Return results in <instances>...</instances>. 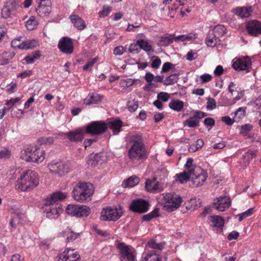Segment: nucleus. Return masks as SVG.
<instances>
[{"instance_id":"obj_1","label":"nucleus","mask_w":261,"mask_h":261,"mask_svg":"<svg viewBox=\"0 0 261 261\" xmlns=\"http://www.w3.org/2000/svg\"><path fill=\"white\" fill-rule=\"evenodd\" d=\"M67 196L66 193L57 191L53 193L49 197L46 199L42 209L44 213H46V217L50 219H57L62 212V208L60 205L56 204L58 201L65 199Z\"/></svg>"},{"instance_id":"obj_2","label":"nucleus","mask_w":261,"mask_h":261,"mask_svg":"<svg viewBox=\"0 0 261 261\" xmlns=\"http://www.w3.org/2000/svg\"><path fill=\"white\" fill-rule=\"evenodd\" d=\"M39 183L38 175L32 170L22 172L18 178L16 185L17 189L22 191H29L36 187Z\"/></svg>"},{"instance_id":"obj_3","label":"nucleus","mask_w":261,"mask_h":261,"mask_svg":"<svg viewBox=\"0 0 261 261\" xmlns=\"http://www.w3.org/2000/svg\"><path fill=\"white\" fill-rule=\"evenodd\" d=\"M94 191L92 184L80 181L72 190V197L77 202H84L91 200V197Z\"/></svg>"},{"instance_id":"obj_4","label":"nucleus","mask_w":261,"mask_h":261,"mask_svg":"<svg viewBox=\"0 0 261 261\" xmlns=\"http://www.w3.org/2000/svg\"><path fill=\"white\" fill-rule=\"evenodd\" d=\"M27 162L41 163L44 160L45 151L36 146H30L24 149Z\"/></svg>"},{"instance_id":"obj_5","label":"nucleus","mask_w":261,"mask_h":261,"mask_svg":"<svg viewBox=\"0 0 261 261\" xmlns=\"http://www.w3.org/2000/svg\"><path fill=\"white\" fill-rule=\"evenodd\" d=\"M165 201L164 208L165 210L172 212L178 208L182 201V198L175 193H167L164 196Z\"/></svg>"},{"instance_id":"obj_6","label":"nucleus","mask_w":261,"mask_h":261,"mask_svg":"<svg viewBox=\"0 0 261 261\" xmlns=\"http://www.w3.org/2000/svg\"><path fill=\"white\" fill-rule=\"evenodd\" d=\"M123 214L122 209L121 207L112 208L108 207L103 208L101 212V220L105 221H116L118 220Z\"/></svg>"},{"instance_id":"obj_7","label":"nucleus","mask_w":261,"mask_h":261,"mask_svg":"<svg viewBox=\"0 0 261 261\" xmlns=\"http://www.w3.org/2000/svg\"><path fill=\"white\" fill-rule=\"evenodd\" d=\"M66 211L68 215L77 218L87 217L91 212L90 208L88 206L80 204H69Z\"/></svg>"},{"instance_id":"obj_8","label":"nucleus","mask_w":261,"mask_h":261,"mask_svg":"<svg viewBox=\"0 0 261 261\" xmlns=\"http://www.w3.org/2000/svg\"><path fill=\"white\" fill-rule=\"evenodd\" d=\"M128 157L132 161L146 159L147 154L145 145L132 144L128 151Z\"/></svg>"},{"instance_id":"obj_9","label":"nucleus","mask_w":261,"mask_h":261,"mask_svg":"<svg viewBox=\"0 0 261 261\" xmlns=\"http://www.w3.org/2000/svg\"><path fill=\"white\" fill-rule=\"evenodd\" d=\"M48 168L51 173L59 176L65 175L70 170L69 164L62 162H52L48 165Z\"/></svg>"},{"instance_id":"obj_10","label":"nucleus","mask_w":261,"mask_h":261,"mask_svg":"<svg viewBox=\"0 0 261 261\" xmlns=\"http://www.w3.org/2000/svg\"><path fill=\"white\" fill-rule=\"evenodd\" d=\"M107 128V123L104 121H93L86 126L85 131L86 133L92 135H100L105 132Z\"/></svg>"},{"instance_id":"obj_11","label":"nucleus","mask_w":261,"mask_h":261,"mask_svg":"<svg viewBox=\"0 0 261 261\" xmlns=\"http://www.w3.org/2000/svg\"><path fill=\"white\" fill-rule=\"evenodd\" d=\"M149 205L147 200L138 198L132 201L129 205V209L133 212L142 214L148 211Z\"/></svg>"},{"instance_id":"obj_12","label":"nucleus","mask_w":261,"mask_h":261,"mask_svg":"<svg viewBox=\"0 0 261 261\" xmlns=\"http://www.w3.org/2000/svg\"><path fill=\"white\" fill-rule=\"evenodd\" d=\"M251 60L248 57L235 58L232 60V66L238 71L248 70L251 67Z\"/></svg>"},{"instance_id":"obj_13","label":"nucleus","mask_w":261,"mask_h":261,"mask_svg":"<svg viewBox=\"0 0 261 261\" xmlns=\"http://www.w3.org/2000/svg\"><path fill=\"white\" fill-rule=\"evenodd\" d=\"M200 171L197 174L195 173V170L192 169V173L191 175V180L192 181L194 186L198 187L203 185L207 177V173L200 168L198 169Z\"/></svg>"},{"instance_id":"obj_14","label":"nucleus","mask_w":261,"mask_h":261,"mask_svg":"<svg viewBox=\"0 0 261 261\" xmlns=\"http://www.w3.org/2000/svg\"><path fill=\"white\" fill-rule=\"evenodd\" d=\"M118 247L120 249V261H134L135 256L128 246L124 245L123 243H120L118 244Z\"/></svg>"},{"instance_id":"obj_15","label":"nucleus","mask_w":261,"mask_h":261,"mask_svg":"<svg viewBox=\"0 0 261 261\" xmlns=\"http://www.w3.org/2000/svg\"><path fill=\"white\" fill-rule=\"evenodd\" d=\"M58 48L62 52L66 54H71L73 51V45L70 38L62 37L59 41Z\"/></svg>"},{"instance_id":"obj_16","label":"nucleus","mask_w":261,"mask_h":261,"mask_svg":"<svg viewBox=\"0 0 261 261\" xmlns=\"http://www.w3.org/2000/svg\"><path fill=\"white\" fill-rule=\"evenodd\" d=\"M39 5L36 9L37 14L44 17L47 16L51 10V2L50 0H37Z\"/></svg>"},{"instance_id":"obj_17","label":"nucleus","mask_w":261,"mask_h":261,"mask_svg":"<svg viewBox=\"0 0 261 261\" xmlns=\"http://www.w3.org/2000/svg\"><path fill=\"white\" fill-rule=\"evenodd\" d=\"M231 200L229 196H224L217 198L213 202L215 208L219 211L224 212L226 208H228L231 205Z\"/></svg>"},{"instance_id":"obj_18","label":"nucleus","mask_w":261,"mask_h":261,"mask_svg":"<svg viewBox=\"0 0 261 261\" xmlns=\"http://www.w3.org/2000/svg\"><path fill=\"white\" fill-rule=\"evenodd\" d=\"M246 29L250 35L258 36L261 35V23L256 20L250 21L246 24Z\"/></svg>"},{"instance_id":"obj_19","label":"nucleus","mask_w":261,"mask_h":261,"mask_svg":"<svg viewBox=\"0 0 261 261\" xmlns=\"http://www.w3.org/2000/svg\"><path fill=\"white\" fill-rule=\"evenodd\" d=\"M86 131L82 128L65 133V136L71 142H81L83 140Z\"/></svg>"},{"instance_id":"obj_20","label":"nucleus","mask_w":261,"mask_h":261,"mask_svg":"<svg viewBox=\"0 0 261 261\" xmlns=\"http://www.w3.org/2000/svg\"><path fill=\"white\" fill-rule=\"evenodd\" d=\"M210 219L213 229L217 233L221 232L224 225V219L221 216L216 215L210 216Z\"/></svg>"},{"instance_id":"obj_21","label":"nucleus","mask_w":261,"mask_h":261,"mask_svg":"<svg viewBox=\"0 0 261 261\" xmlns=\"http://www.w3.org/2000/svg\"><path fill=\"white\" fill-rule=\"evenodd\" d=\"M70 20L74 27L79 30H83L86 27L85 21L77 15L72 14L69 16Z\"/></svg>"},{"instance_id":"obj_22","label":"nucleus","mask_w":261,"mask_h":261,"mask_svg":"<svg viewBox=\"0 0 261 261\" xmlns=\"http://www.w3.org/2000/svg\"><path fill=\"white\" fill-rule=\"evenodd\" d=\"M108 128L111 129L114 135H117L121 131V127L123 125L122 121L120 119L115 120L109 122L107 124Z\"/></svg>"},{"instance_id":"obj_23","label":"nucleus","mask_w":261,"mask_h":261,"mask_svg":"<svg viewBox=\"0 0 261 261\" xmlns=\"http://www.w3.org/2000/svg\"><path fill=\"white\" fill-rule=\"evenodd\" d=\"M221 40L218 37L212 32H209L205 39V43L209 47H214L220 44Z\"/></svg>"},{"instance_id":"obj_24","label":"nucleus","mask_w":261,"mask_h":261,"mask_svg":"<svg viewBox=\"0 0 261 261\" xmlns=\"http://www.w3.org/2000/svg\"><path fill=\"white\" fill-rule=\"evenodd\" d=\"M156 180L155 177H154L152 179H147L146 180L145 188L147 191L154 192L159 190V182L156 181Z\"/></svg>"},{"instance_id":"obj_25","label":"nucleus","mask_w":261,"mask_h":261,"mask_svg":"<svg viewBox=\"0 0 261 261\" xmlns=\"http://www.w3.org/2000/svg\"><path fill=\"white\" fill-rule=\"evenodd\" d=\"M101 100V96L98 94L92 93L89 94L84 99V103L86 105L97 104Z\"/></svg>"},{"instance_id":"obj_26","label":"nucleus","mask_w":261,"mask_h":261,"mask_svg":"<svg viewBox=\"0 0 261 261\" xmlns=\"http://www.w3.org/2000/svg\"><path fill=\"white\" fill-rule=\"evenodd\" d=\"M233 12L236 15L240 16L241 18H245L250 16L252 12V9L251 7H237L234 10Z\"/></svg>"},{"instance_id":"obj_27","label":"nucleus","mask_w":261,"mask_h":261,"mask_svg":"<svg viewBox=\"0 0 261 261\" xmlns=\"http://www.w3.org/2000/svg\"><path fill=\"white\" fill-rule=\"evenodd\" d=\"M192 173V169H189L188 171L176 174L175 177H177L176 180L178 181L180 184H184L189 181L191 178Z\"/></svg>"},{"instance_id":"obj_28","label":"nucleus","mask_w":261,"mask_h":261,"mask_svg":"<svg viewBox=\"0 0 261 261\" xmlns=\"http://www.w3.org/2000/svg\"><path fill=\"white\" fill-rule=\"evenodd\" d=\"M140 179L136 175L130 176L127 179L124 180L122 184L123 188L133 187L139 183Z\"/></svg>"},{"instance_id":"obj_29","label":"nucleus","mask_w":261,"mask_h":261,"mask_svg":"<svg viewBox=\"0 0 261 261\" xmlns=\"http://www.w3.org/2000/svg\"><path fill=\"white\" fill-rule=\"evenodd\" d=\"M184 102L178 99L172 100L169 103V107L176 112H180L184 108Z\"/></svg>"},{"instance_id":"obj_30","label":"nucleus","mask_w":261,"mask_h":261,"mask_svg":"<svg viewBox=\"0 0 261 261\" xmlns=\"http://www.w3.org/2000/svg\"><path fill=\"white\" fill-rule=\"evenodd\" d=\"M15 12L16 11L13 8L5 4L2 10V16L3 18L7 19L14 15Z\"/></svg>"},{"instance_id":"obj_31","label":"nucleus","mask_w":261,"mask_h":261,"mask_svg":"<svg viewBox=\"0 0 261 261\" xmlns=\"http://www.w3.org/2000/svg\"><path fill=\"white\" fill-rule=\"evenodd\" d=\"M129 141L135 145H145L142 135L140 133L133 134L129 138Z\"/></svg>"},{"instance_id":"obj_32","label":"nucleus","mask_w":261,"mask_h":261,"mask_svg":"<svg viewBox=\"0 0 261 261\" xmlns=\"http://www.w3.org/2000/svg\"><path fill=\"white\" fill-rule=\"evenodd\" d=\"M159 216V209L158 208H154L150 213L144 215L142 216V220L143 221H149L154 218Z\"/></svg>"},{"instance_id":"obj_33","label":"nucleus","mask_w":261,"mask_h":261,"mask_svg":"<svg viewBox=\"0 0 261 261\" xmlns=\"http://www.w3.org/2000/svg\"><path fill=\"white\" fill-rule=\"evenodd\" d=\"M238 128L240 129V133L241 135L244 136H247L248 138H251V136L248 135V133L253 128V126L251 124H245L241 126H239Z\"/></svg>"},{"instance_id":"obj_34","label":"nucleus","mask_w":261,"mask_h":261,"mask_svg":"<svg viewBox=\"0 0 261 261\" xmlns=\"http://www.w3.org/2000/svg\"><path fill=\"white\" fill-rule=\"evenodd\" d=\"M100 156L98 154H90L89 155L87 163L89 166L94 167L98 165L99 161Z\"/></svg>"},{"instance_id":"obj_35","label":"nucleus","mask_w":261,"mask_h":261,"mask_svg":"<svg viewBox=\"0 0 261 261\" xmlns=\"http://www.w3.org/2000/svg\"><path fill=\"white\" fill-rule=\"evenodd\" d=\"M173 41V38L172 36L164 35L161 37L158 45L159 46H167L171 44Z\"/></svg>"},{"instance_id":"obj_36","label":"nucleus","mask_w":261,"mask_h":261,"mask_svg":"<svg viewBox=\"0 0 261 261\" xmlns=\"http://www.w3.org/2000/svg\"><path fill=\"white\" fill-rule=\"evenodd\" d=\"M161 258L157 254L155 251H150L145 257L144 261H161Z\"/></svg>"},{"instance_id":"obj_37","label":"nucleus","mask_w":261,"mask_h":261,"mask_svg":"<svg viewBox=\"0 0 261 261\" xmlns=\"http://www.w3.org/2000/svg\"><path fill=\"white\" fill-rule=\"evenodd\" d=\"M22 37H19L12 40L11 46L14 48H18L23 49L24 46V41L22 40Z\"/></svg>"},{"instance_id":"obj_38","label":"nucleus","mask_w":261,"mask_h":261,"mask_svg":"<svg viewBox=\"0 0 261 261\" xmlns=\"http://www.w3.org/2000/svg\"><path fill=\"white\" fill-rule=\"evenodd\" d=\"M246 107H240L234 112V119L236 121H239L240 119L244 118L246 114Z\"/></svg>"},{"instance_id":"obj_39","label":"nucleus","mask_w":261,"mask_h":261,"mask_svg":"<svg viewBox=\"0 0 261 261\" xmlns=\"http://www.w3.org/2000/svg\"><path fill=\"white\" fill-rule=\"evenodd\" d=\"M226 29L224 26L217 25L211 32L220 38V37L223 36L226 33Z\"/></svg>"},{"instance_id":"obj_40","label":"nucleus","mask_w":261,"mask_h":261,"mask_svg":"<svg viewBox=\"0 0 261 261\" xmlns=\"http://www.w3.org/2000/svg\"><path fill=\"white\" fill-rule=\"evenodd\" d=\"M256 156V151L249 150L243 155L244 162L247 165L249 164L251 160Z\"/></svg>"},{"instance_id":"obj_41","label":"nucleus","mask_w":261,"mask_h":261,"mask_svg":"<svg viewBox=\"0 0 261 261\" xmlns=\"http://www.w3.org/2000/svg\"><path fill=\"white\" fill-rule=\"evenodd\" d=\"M38 23L35 17L32 16L26 22L25 26L28 30H33L37 25Z\"/></svg>"},{"instance_id":"obj_42","label":"nucleus","mask_w":261,"mask_h":261,"mask_svg":"<svg viewBox=\"0 0 261 261\" xmlns=\"http://www.w3.org/2000/svg\"><path fill=\"white\" fill-rule=\"evenodd\" d=\"M178 80L177 75L176 74H171L164 81L163 84L165 85H170L175 84Z\"/></svg>"},{"instance_id":"obj_43","label":"nucleus","mask_w":261,"mask_h":261,"mask_svg":"<svg viewBox=\"0 0 261 261\" xmlns=\"http://www.w3.org/2000/svg\"><path fill=\"white\" fill-rule=\"evenodd\" d=\"M195 38V35L194 34H188V35H179L177 37H174V40L176 42L183 41L185 40H190Z\"/></svg>"},{"instance_id":"obj_44","label":"nucleus","mask_w":261,"mask_h":261,"mask_svg":"<svg viewBox=\"0 0 261 261\" xmlns=\"http://www.w3.org/2000/svg\"><path fill=\"white\" fill-rule=\"evenodd\" d=\"M137 43L140 45V49H143L145 51H150L151 50V46L147 42L143 40H139L137 41Z\"/></svg>"},{"instance_id":"obj_45","label":"nucleus","mask_w":261,"mask_h":261,"mask_svg":"<svg viewBox=\"0 0 261 261\" xmlns=\"http://www.w3.org/2000/svg\"><path fill=\"white\" fill-rule=\"evenodd\" d=\"M253 212L254 208L251 207L249 208L246 211L241 213L239 215V221L241 222L245 218L251 216V215H252Z\"/></svg>"},{"instance_id":"obj_46","label":"nucleus","mask_w":261,"mask_h":261,"mask_svg":"<svg viewBox=\"0 0 261 261\" xmlns=\"http://www.w3.org/2000/svg\"><path fill=\"white\" fill-rule=\"evenodd\" d=\"M127 106L129 111L131 112H135L138 108V102L135 100L128 101L127 103Z\"/></svg>"},{"instance_id":"obj_47","label":"nucleus","mask_w":261,"mask_h":261,"mask_svg":"<svg viewBox=\"0 0 261 261\" xmlns=\"http://www.w3.org/2000/svg\"><path fill=\"white\" fill-rule=\"evenodd\" d=\"M199 121L198 120L187 119L183 122L184 125H187L189 127H196L199 125Z\"/></svg>"},{"instance_id":"obj_48","label":"nucleus","mask_w":261,"mask_h":261,"mask_svg":"<svg viewBox=\"0 0 261 261\" xmlns=\"http://www.w3.org/2000/svg\"><path fill=\"white\" fill-rule=\"evenodd\" d=\"M148 246L152 249H158L161 250L163 249L164 247V244L163 243H157L154 240H151L148 242Z\"/></svg>"},{"instance_id":"obj_49","label":"nucleus","mask_w":261,"mask_h":261,"mask_svg":"<svg viewBox=\"0 0 261 261\" xmlns=\"http://www.w3.org/2000/svg\"><path fill=\"white\" fill-rule=\"evenodd\" d=\"M38 143L40 145L51 144L54 143V139L53 137H41L38 140Z\"/></svg>"},{"instance_id":"obj_50","label":"nucleus","mask_w":261,"mask_h":261,"mask_svg":"<svg viewBox=\"0 0 261 261\" xmlns=\"http://www.w3.org/2000/svg\"><path fill=\"white\" fill-rule=\"evenodd\" d=\"M80 234L79 233H75L73 231H69L67 234L66 241L68 242H71L76 239Z\"/></svg>"},{"instance_id":"obj_51","label":"nucleus","mask_w":261,"mask_h":261,"mask_svg":"<svg viewBox=\"0 0 261 261\" xmlns=\"http://www.w3.org/2000/svg\"><path fill=\"white\" fill-rule=\"evenodd\" d=\"M97 60V57L94 58L89 60L86 64L83 66V70L85 71H91L92 67Z\"/></svg>"},{"instance_id":"obj_52","label":"nucleus","mask_w":261,"mask_h":261,"mask_svg":"<svg viewBox=\"0 0 261 261\" xmlns=\"http://www.w3.org/2000/svg\"><path fill=\"white\" fill-rule=\"evenodd\" d=\"M15 56V53L13 51H5L3 53L2 57L5 59L4 61V64L8 63V60L12 59Z\"/></svg>"},{"instance_id":"obj_53","label":"nucleus","mask_w":261,"mask_h":261,"mask_svg":"<svg viewBox=\"0 0 261 261\" xmlns=\"http://www.w3.org/2000/svg\"><path fill=\"white\" fill-rule=\"evenodd\" d=\"M206 108L208 110H212L216 108V102L215 100L213 98H207Z\"/></svg>"},{"instance_id":"obj_54","label":"nucleus","mask_w":261,"mask_h":261,"mask_svg":"<svg viewBox=\"0 0 261 261\" xmlns=\"http://www.w3.org/2000/svg\"><path fill=\"white\" fill-rule=\"evenodd\" d=\"M37 45V42L35 40H31L24 41V47L23 49H32Z\"/></svg>"},{"instance_id":"obj_55","label":"nucleus","mask_w":261,"mask_h":261,"mask_svg":"<svg viewBox=\"0 0 261 261\" xmlns=\"http://www.w3.org/2000/svg\"><path fill=\"white\" fill-rule=\"evenodd\" d=\"M19 0H8L6 5L13 8V9L16 11L17 9L19 6Z\"/></svg>"},{"instance_id":"obj_56","label":"nucleus","mask_w":261,"mask_h":261,"mask_svg":"<svg viewBox=\"0 0 261 261\" xmlns=\"http://www.w3.org/2000/svg\"><path fill=\"white\" fill-rule=\"evenodd\" d=\"M128 51L131 53L138 54L140 51V45L137 42L136 44H132L129 47Z\"/></svg>"},{"instance_id":"obj_57","label":"nucleus","mask_w":261,"mask_h":261,"mask_svg":"<svg viewBox=\"0 0 261 261\" xmlns=\"http://www.w3.org/2000/svg\"><path fill=\"white\" fill-rule=\"evenodd\" d=\"M58 261H79V260H70V258H68V255L66 253V251H63L61 253L59 254L58 255Z\"/></svg>"},{"instance_id":"obj_58","label":"nucleus","mask_w":261,"mask_h":261,"mask_svg":"<svg viewBox=\"0 0 261 261\" xmlns=\"http://www.w3.org/2000/svg\"><path fill=\"white\" fill-rule=\"evenodd\" d=\"M194 113L192 119H202L207 116L206 113L200 111H194L192 112Z\"/></svg>"},{"instance_id":"obj_59","label":"nucleus","mask_w":261,"mask_h":261,"mask_svg":"<svg viewBox=\"0 0 261 261\" xmlns=\"http://www.w3.org/2000/svg\"><path fill=\"white\" fill-rule=\"evenodd\" d=\"M95 232L99 236L102 237H107L110 236V233L107 230L100 229L97 226H94Z\"/></svg>"},{"instance_id":"obj_60","label":"nucleus","mask_w":261,"mask_h":261,"mask_svg":"<svg viewBox=\"0 0 261 261\" xmlns=\"http://www.w3.org/2000/svg\"><path fill=\"white\" fill-rule=\"evenodd\" d=\"M204 124L206 127H210L208 130L212 128V127L215 125V120L210 117L206 118L203 121Z\"/></svg>"},{"instance_id":"obj_61","label":"nucleus","mask_w":261,"mask_h":261,"mask_svg":"<svg viewBox=\"0 0 261 261\" xmlns=\"http://www.w3.org/2000/svg\"><path fill=\"white\" fill-rule=\"evenodd\" d=\"M175 65L173 64L172 63L170 62H165L162 68V73H166L168 72L170 69H171L172 67H174Z\"/></svg>"},{"instance_id":"obj_62","label":"nucleus","mask_w":261,"mask_h":261,"mask_svg":"<svg viewBox=\"0 0 261 261\" xmlns=\"http://www.w3.org/2000/svg\"><path fill=\"white\" fill-rule=\"evenodd\" d=\"M126 51V48L122 46L116 47L113 50V53L115 55L121 56Z\"/></svg>"},{"instance_id":"obj_63","label":"nucleus","mask_w":261,"mask_h":261,"mask_svg":"<svg viewBox=\"0 0 261 261\" xmlns=\"http://www.w3.org/2000/svg\"><path fill=\"white\" fill-rule=\"evenodd\" d=\"M11 155L10 151L8 149H0V159L9 158Z\"/></svg>"},{"instance_id":"obj_64","label":"nucleus","mask_w":261,"mask_h":261,"mask_svg":"<svg viewBox=\"0 0 261 261\" xmlns=\"http://www.w3.org/2000/svg\"><path fill=\"white\" fill-rule=\"evenodd\" d=\"M221 120L225 124L229 126H231L233 124L234 121H236L235 119H231L229 116H224L221 118Z\"/></svg>"}]
</instances>
